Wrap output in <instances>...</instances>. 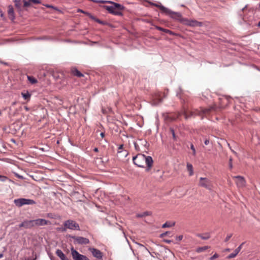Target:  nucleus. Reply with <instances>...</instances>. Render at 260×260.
Wrapping results in <instances>:
<instances>
[{
	"instance_id": "13",
	"label": "nucleus",
	"mask_w": 260,
	"mask_h": 260,
	"mask_svg": "<svg viewBox=\"0 0 260 260\" xmlns=\"http://www.w3.org/2000/svg\"><path fill=\"white\" fill-rule=\"evenodd\" d=\"M233 178L236 179V183L239 187H243L245 185V181L243 177L240 176H234Z\"/></svg>"
},
{
	"instance_id": "9",
	"label": "nucleus",
	"mask_w": 260,
	"mask_h": 260,
	"mask_svg": "<svg viewBox=\"0 0 260 260\" xmlns=\"http://www.w3.org/2000/svg\"><path fill=\"white\" fill-rule=\"evenodd\" d=\"M71 254L74 260H89L85 255L80 254L73 247L71 249Z\"/></svg>"
},
{
	"instance_id": "49",
	"label": "nucleus",
	"mask_w": 260,
	"mask_h": 260,
	"mask_svg": "<svg viewBox=\"0 0 260 260\" xmlns=\"http://www.w3.org/2000/svg\"><path fill=\"white\" fill-rule=\"evenodd\" d=\"M100 136H101L102 138H104V137L105 136V134L102 132L100 134Z\"/></svg>"
},
{
	"instance_id": "58",
	"label": "nucleus",
	"mask_w": 260,
	"mask_h": 260,
	"mask_svg": "<svg viewBox=\"0 0 260 260\" xmlns=\"http://www.w3.org/2000/svg\"><path fill=\"white\" fill-rule=\"evenodd\" d=\"M1 63H4V64H7V63H5V62H2V61H1Z\"/></svg>"
},
{
	"instance_id": "51",
	"label": "nucleus",
	"mask_w": 260,
	"mask_h": 260,
	"mask_svg": "<svg viewBox=\"0 0 260 260\" xmlns=\"http://www.w3.org/2000/svg\"><path fill=\"white\" fill-rule=\"evenodd\" d=\"M24 109L26 111H28L29 110V108L26 107V106H25L24 107Z\"/></svg>"
},
{
	"instance_id": "21",
	"label": "nucleus",
	"mask_w": 260,
	"mask_h": 260,
	"mask_svg": "<svg viewBox=\"0 0 260 260\" xmlns=\"http://www.w3.org/2000/svg\"><path fill=\"white\" fill-rule=\"evenodd\" d=\"M72 73L74 75L78 77H82L83 76V74L78 71L76 68H73L72 70Z\"/></svg>"
},
{
	"instance_id": "38",
	"label": "nucleus",
	"mask_w": 260,
	"mask_h": 260,
	"mask_svg": "<svg viewBox=\"0 0 260 260\" xmlns=\"http://www.w3.org/2000/svg\"><path fill=\"white\" fill-rule=\"evenodd\" d=\"M155 28L157 29L158 30L162 31L164 32L165 28L161 27L160 26H155Z\"/></svg>"
},
{
	"instance_id": "4",
	"label": "nucleus",
	"mask_w": 260,
	"mask_h": 260,
	"mask_svg": "<svg viewBox=\"0 0 260 260\" xmlns=\"http://www.w3.org/2000/svg\"><path fill=\"white\" fill-rule=\"evenodd\" d=\"M14 203L18 207H21L25 205H33L36 204V202L34 200L25 198L15 199Z\"/></svg>"
},
{
	"instance_id": "52",
	"label": "nucleus",
	"mask_w": 260,
	"mask_h": 260,
	"mask_svg": "<svg viewBox=\"0 0 260 260\" xmlns=\"http://www.w3.org/2000/svg\"><path fill=\"white\" fill-rule=\"evenodd\" d=\"M93 151L94 152H98V148H95L94 149H93Z\"/></svg>"
},
{
	"instance_id": "19",
	"label": "nucleus",
	"mask_w": 260,
	"mask_h": 260,
	"mask_svg": "<svg viewBox=\"0 0 260 260\" xmlns=\"http://www.w3.org/2000/svg\"><path fill=\"white\" fill-rule=\"evenodd\" d=\"M14 3L18 11L20 12L21 11V7L23 6V0H15Z\"/></svg>"
},
{
	"instance_id": "20",
	"label": "nucleus",
	"mask_w": 260,
	"mask_h": 260,
	"mask_svg": "<svg viewBox=\"0 0 260 260\" xmlns=\"http://www.w3.org/2000/svg\"><path fill=\"white\" fill-rule=\"evenodd\" d=\"M190 26H199L201 27L203 25V23L201 22H199L195 20H191V23L189 24Z\"/></svg>"
},
{
	"instance_id": "26",
	"label": "nucleus",
	"mask_w": 260,
	"mask_h": 260,
	"mask_svg": "<svg viewBox=\"0 0 260 260\" xmlns=\"http://www.w3.org/2000/svg\"><path fill=\"white\" fill-rule=\"evenodd\" d=\"M191 20H189L188 19L183 18V19H182L181 23L188 26H190L189 24L191 23Z\"/></svg>"
},
{
	"instance_id": "62",
	"label": "nucleus",
	"mask_w": 260,
	"mask_h": 260,
	"mask_svg": "<svg viewBox=\"0 0 260 260\" xmlns=\"http://www.w3.org/2000/svg\"><path fill=\"white\" fill-rule=\"evenodd\" d=\"M1 257H3V254H1Z\"/></svg>"
},
{
	"instance_id": "50",
	"label": "nucleus",
	"mask_w": 260,
	"mask_h": 260,
	"mask_svg": "<svg viewBox=\"0 0 260 260\" xmlns=\"http://www.w3.org/2000/svg\"><path fill=\"white\" fill-rule=\"evenodd\" d=\"M138 245L140 246V247H144L146 249H147V248L146 247H145L142 244H138Z\"/></svg>"
},
{
	"instance_id": "17",
	"label": "nucleus",
	"mask_w": 260,
	"mask_h": 260,
	"mask_svg": "<svg viewBox=\"0 0 260 260\" xmlns=\"http://www.w3.org/2000/svg\"><path fill=\"white\" fill-rule=\"evenodd\" d=\"M21 94L22 98L27 102H28L30 100L31 94L28 91H23L21 92Z\"/></svg>"
},
{
	"instance_id": "36",
	"label": "nucleus",
	"mask_w": 260,
	"mask_h": 260,
	"mask_svg": "<svg viewBox=\"0 0 260 260\" xmlns=\"http://www.w3.org/2000/svg\"><path fill=\"white\" fill-rule=\"evenodd\" d=\"M164 32L166 33L169 34L170 35H174V33L169 29H165Z\"/></svg>"
},
{
	"instance_id": "44",
	"label": "nucleus",
	"mask_w": 260,
	"mask_h": 260,
	"mask_svg": "<svg viewBox=\"0 0 260 260\" xmlns=\"http://www.w3.org/2000/svg\"><path fill=\"white\" fill-rule=\"evenodd\" d=\"M168 232H166L164 233H162L160 235V237H164L165 236H166L167 234H168Z\"/></svg>"
},
{
	"instance_id": "6",
	"label": "nucleus",
	"mask_w": 260,
	"mask_h": 260,
	"mask_svg": "<svg viewBox=\"0 0 260 260\" xmlns=\"http://www.w3.org/2000/svg\"><path fill=\"white\" fill-rule=\"evenodd\" d=\"M213 109V107H211L209 108H201L200 110H198L194 112H190L189 115H187V113L184 114V116L186 119L188 118L189 117L193 116V115H202V114H206L209 113L212 109Z\"/></svg>"
},
{
	"instance_id": "23",
	"label": "nucleus",
	"mask_w": 260,
	"mask_h": 260,
	"mask_svg": "<svg viewBox=\"0 0 260 260\" xmlns=\"http://www.w3.org/2000/svg\"><path fill=\"white\" fill-rule=\"evenodd\" d=\"M187 170L189 172V176H192L193 174V167L192 165L191 164L187 163Z\"/></svg>"
},
{
	"instance_id": "63",
	"label": "nucleus",
	"mask_w": 260,
	"mask_h": 260,
	"mask_svg": "<svg viewBox=\"0 0 260 260\" xmlns=\"http://www.w3.org/2000/svg\"><path fill=\"white\" fill-rule=\"evenodd\" d=\"M25 260H29V259H25Z\"/></svg>"
},
{
	"instance_id": "35",
	"label": "nucleus",
	"mask_w": 260,
	"mask_h": 260,
	"mask_svg": "<svg viewBox=\"0 0 260 260\" xmlns=\"http://www.w3.org/2000/svg\"><path fill=\"white\" fill-rule=\"evenodd\" d=\"M232 236H233L232 234H228L224 240V242H228L230 240V239L232 237Z\"/></svg>"
},
{
	"instance_id": "5",
	"label": "nucleus",
	"mask_w": 260,
	"mask_h": 260,
	"mask_svg": "<svg viewBox=\"0 0 260 260\" xmlns=\"http://www.w3.org/2000/svg\"><path fill=\"white\" fill-rule=\"evenodd\" d=\"M63 224L66 228L71 230H80L79 224L75 220L72 219H68L64 221Z\"/></svg>"
},
{
	"instance_id": "28",
	"label": "nucleus",
	"mask_w": 260,
	"mask_h": 260,
	"mask_svg": "<svg viewBox=\"0 0 260 260\" xmlns=\"http://www.w3.org/2000/svg\"><path fill=\"white\" fill-rule=\"evenodd\" d=\"M27 79L28 80V81L31 83V84H35V83H36L37 82V80L36 79H35V78H34L32 76H27Z\"/></svg>"
},
{
	"instance_id": "7",
	"label": "nucleus",
	"mask_w": 260,
	"mask_h": 260,
	"mask_svg": "<svg viewBox=\"0 0 260 260\" xmlns=\"http://www.w3.org/2000/svg\"><path fill=\"white\" fill-rule=\"evenodd\" d=\"M199 185L208 190H211L212 188V183L211 181L207 178L201 177L200 178Z\"/></svg>"
},
{
	"instance_id": "27",
	"label": "nucleus",
	"mask_w": 260,
	"mask_h": 260,
	"mask_svg": "<svg viewBox=\"0 0 260 260\" xmlns=\"http://www.w3.org/2000/svg\"><path fill=\"white\" fill-rule=\"evenodd\" d=\"M238 254V252L236 250H235L234 252L231 253L227 256V258L231 259V258H234V257H236Z\"/></svg>"
},
{
	"instance_id": "57",
	"label": "nucleus",
	"mask_w": 260,
	"mask_h": 260,
	"mask_svg": "<svg viewBox=\"0 0 260 260\" xmlns=\"http://www.w3.org/2000/svg\"><path fill=\"white\" fill-rule=\"evenodd\" d=\"M162 101V99H159V102H161Z\"/></svg>"
},
{
	"instance_id": "3",
	"label": "nucleus",
	"mask_w": 260,
	"mask_h": 260,
	"mask_svg": "<svg viewBox=\"0 0 260 260\" xmlns=\"http://www.w3.org/2000/svg\"><path fill=\"white\" fill-rule=\"evenodd\" d=\"M164 13L170 16L171 18L178 21L181 23L182 22V19L183 18L180 13L172 11L167 8H166Z\"/></svg>"
},
{
	"instance_id": "56",
	"label": "nucleus",
	"mask_w": 260,
	"mask_h": 260,
	"mask_svg": "<svg viewBox=\"0 0 260 260\" xmlns=\"http://www.w3.org/2000/svg\"><path fill=\"white\" fill-rule=\"evenodd\" d=\"M225 251H230V249H229V248H227V249H225Z\"/></svg>"
},
{
	"instance_id": "55",
	"label": "nucleus",
	"mask_w": 260,
	"mask_h": 260,
	"mask_svg": "<svg viewBox=\"0 0 260 260\" xmlns=\"http://www.w3.org/2000/svg\"><path fill=\"white\" fill-rule=\"evenodd\" d=\"M47 7H48V8H51V7L52 8L53 7L51 6H50V5H47Z\"/></svg>"
},
{
	"instance_id": "14",
	"label": "nucleus",
	"mask_w": 260,
	"mask_h": 260,
	"mask_svg": "<svg viewBox=\"0 0 260 260\" xmlns=\"http://www.w3.org/2000/svg\"><path fill=\"white\" fill-rule=\"evenodd\" d=\"M147 2L151 6H155L156 7H157L158 8L160 9V10L162 11V12L164 13L166 9V7H164V6H162L160 3L158 2L157 3V4L156 3H154L152 2H150V1H147Z\"/></svg>"
},
{
	"instance_id": "39",
	"label": "nucleus",
	"mask_w": 260,
	"mask_h": 260,
	"mask_svg": "<svg viewBox=\"0 0 260 260\" xmlns=\"http://www.w3.org/2000/svg\"><path fill=\"white\" fill-rule=\"evenodd\" d=\"M123 147V144L120 145L118 147V153H120V152H122V151H121V149H122Z\"/></svg>"
},
{
	"instance_id": "2",
	"label": "nucleus",
	"mask_w": 260,
	"mask_h": 260,
	"mask_svg": "<svg viewBox=\"0 0 260 260\" xmlns=\"http://www.w3.org/2000/svg\"><path fill=\"white\" fill-rule=\"evenodd\" d=\"M108 2L111 4V5H106L104 6V8L106 10L110 13L115 15H122V11L124 9V7L122 5L110 1Z\"/></svg>"
},
{
	"instance_id": "24",
	"label": "nucleus",
	"mask_w": 260,
	"mask_h": 260,
	"mask_svg": "<svg viewBox=\"0 0 260 260\" xmlns=\"http://www.w3.org/2000/svg\"><path fill=\"white\" fill-rule=\"evenodd\" d=\"M175 225V222H171L170 221H167L164 224H162V228H170L174 226Z\"/></svg>"
},
{
	"instance_id": "30",
	"label": "nucleus",
	"mask_w": 260,
	"mask_h": 260,
	"mask_svg": "<svg viewBox=\"0 0 260 260\" xmlns=\"http://www.w3.org/2000/svg\"><path fill=\"white\" fill-rule=\"evenodd\" d=\"M208 248V246H204V247H199L196 250V251L197 252H203V251H205L206 250V249H207Z\"/></svg>"
},
{
	"instance_id": "12",
	"label": "nucleus",
	"mask_w": 260,
	"mask_h": 260,
	"mask_svg": "<svg viewBox=\"0 0 260 260\" xmlns=\"http://www.w3.org/2000/svg\"><path fill=\"white\" fill-rule=\"evenodd\" d=\"M89 250L92 253L93 256L98 259H101L102 258L103 254L100 250L94 248H89Z\"/></svg>"
},
{
	"instance_id": "33",
	"label": "nucleus",
	"mask_w": 260,
	"mask_h": 260,
	"mask_svg": "<svg viewBox=\"0 0 260 260\" xmlns=\"http://www.w3.org/2000/svg\"><path fill=\"white\" fill-rule=\"evenodd\" d=\"M190 149L192 151V154L193 155H195L196 154V151L195 148H194V146H193V145L192 144H191V145H190Z\"/></svg>"
},
{
	"instance_id": "31",
	"label": "nucleus",
	"mask_w": 260,
	"mask_h": 260,
	"mask_svg": "<svg viewBox=\"0 0 260 260\" xmlns=\"http://www.w3.org/2000/svg\"><path fill=\"white\" fill-rule=\"evenodd\" d=\"M28 2H31L34 4H38L41 3V1L40 0H27Z\"/></svg>"
},
{
	"instance_id": "53",
	"label": "nucleus",
	"mask_w": 260,
	"mask_h": 260,
	"mask_svg": "<svg viewBox=\"0 0 260 260\" xmlns=\"http://www.w3.org/2000/svg\"><path fill=\"white\" fill-rule=\"evenodd\" d=\"M128 152L125 151V156H126L128 155Z\"/></svg>"
},
{
	"instance_id": "41",
	"label": "nucleus",
	"mask_w": 260,
	"mask_h": 260,
	"mask_svg": "<svg viewBox=\"0 0 260 260\" xmlns=\"http://www.w3.org/2000/svg\"><path fill=\"white\" fill-rule=\"evenodd\" d=\"M243 245V243L241 244L238 247H237L235 250L239 253V251L241 250L242 248V245Z\"/></svg>"
},
{
	"instance_id": "46",
	"label": "nucleus",
	"mask_w": 260,
	"mask_h": 260,
	"mask_svg": "<svg viewBox=\"0 0 260 260\" xmlns=\"http://www.w3.org/2000/svg\"><path fill=\"white\" fill-rule=\"evenodd\" d=\"M1 181H4L6 179V177L1 175Z\"/></svg>"
},
{
	"instance_id": "64",
	"label": "nucleus",
	"mask_w": 260,
	"mask_h": 260,
	"mask_svg": "<svg viewBox=\"0 0 260 260\" xmlns=\"http://www.w3.org/2000/svg\"><path fill=\"white\" fill-rule=\"evenodd\" d=\"M51 260H53L52 259H51Z\"/></svg>"
},
{
	"instance_id": "43",
	"label": "nucleus",
	"mask_w": 260,
	"mask_h": 260,
	"mask_svg": "<svg viewBox=\"0 0 260 260\" xmlns=\"http://www.w3.org/2000/svg\"><path fill=\"white\" fill-rule=\"evenodd\" d=\"M171 131L172 133V135H173V137L174 138V139H175V133H174V131L173 129L172 128H171Z\"/></svg>"
},
{
	"instance_id": "32",
	"label": "nucleus",
	"mask_w": 260,
	"mask_h": 260,
	"mask_svg": "<svg viewBox=\"0 0 260 260\" xmlns=\"http://www.w3.org/2000/svg\"><path fill=\"white\" fill-rule=\"evenodd\" d=\"M229 167L230 170H232L233 168L232 158L231 157L229 159Z\"/></svg>"
},
{
	"instance_id": "48",
	"label": "nucleus",
	"mask_w": 260,
	"mask_h": 260,
	"mask_svg": "<svg viewBox=\"0 0 260 260\" xmlns=\"http://www.w3.org/2000/svg\"><path fill=\"white\" fill-rule=\"evenodd\" d=\"M134 145H135V149H137V147H138V144L136 142H135L134 143Z\"/></svg>"
},
{
	"instance_id": "25",
	"label": "nucleus",
	"mask_w": 260,
	"mask_h": 260,
	"mask_svg": "<svg viewBox=\"0 0 260 260\" xmlns=\"http://www.w3.org/2000/svg\"><path fill=\"white\" fill-rule=\"evenodd\" d=\"M151 213L150 212L146 211L142 213L138 214L137 215V217H143L146 216L150 215Z\"/></svg>"
},
{
	"instance_id": "37",
	"label": "nucleus",
	"mask_w": 260,
	"mask_h": 260,
	"mask_svg": "<svg viewBox=\"0 0 260 260\" xmlns=\"http://www.w3.org/2000/svg\"><path fill=\"white\" fill-rule=\"evenodd\" d=\"M219 255L217 253H215L212 257L210 258V260H214L215 258H218Z\"/></svg>"
},
{
	"instance_id": "8",
	"label": "nucleus",
	"mask_w": 260,
	"mask_h": 260,
	"mask_svg": "<svg viewBox=\"0 0 260 260\" xmlns=\"http://www.w3.org/2000/svg\"><path fill=\"white\" fill-rule=\"evenodd\" d=\"M69 238H72L74 240V244H78L80 245H85L89 243V240L86 238L83 237H77L75 236H72L69 235L68 236Z\"/></svg>"
},
{
	"instance_id": "29",
	"label": "nucleus",
	"mask_w": 260,
	"mask_h": 260,
	"mask_svg": "<svg viewBox=\"0 0 260 260\" xmlns=\"http://www.w3.org/2000/svg\"><path fill=\"white\" fill-rule=\"evenodd\" d=\"M31 3L27 0H23V7L26 8L31 6Z\"/></svg>"
},
{
	"instance_id": "11",
	"label": "nucleus",
	"mask_w": 260,
	"mask_h": 260,
	"mask_svg": "<svg viewBox=\"0 0 260 260\" xmlns=\"http://www.w3.org/2000/svg\"><path fill=\"white\" fill-rule=\"evenodd\" d=\"M34 222L35 226H43L51 224L50 221L42 218L34 219Z\"/></svg>"
},
{
	"instance_id": "60",
	"label": "nucleus",
	"mask_w": 260,
	"mask_h": 260,
	"mask_svg": "<svg viewBox=\"0 0 260 260\" xmlns=\"http://www.w3.org/2000/svg\"><path fill=\"white\" fill-rule=\"evenodd\" d=\"M232 151L235 153V154H236V152H235L234 151L232 150Z\"/></svg>"
},
{
	"instance_id": "10",
	"label": "nucleus",
	"mask_w": 260,
	"mask_h": 260,
	"mask_svg": "<svg viewBox=\"0 0 260 260\" xmlns=\"http://www.w3.org/2000/svg\"><path fill=\"white\" fill-rule=\"evenodd\" d=\"M19 227L25 229H31L35 227L34 220H25L19 225Z\"/></svg>"
},
{
	"instance_id": "47",
	"label": "nucleus",
	"mask_w": 260,
	"mask_h": 260,
	"mask_svg": "<svg viewBox=\"0 0 260 260\" xmlns=\"http://www.w3.org/2000/svg\"><path fill=\"white\" fill-rule=\"evenodd\" d=\"M165 242L167 243H170L172 242V241L170 240H165Z\"/></svg>"
},
{
	"instance_id": "42",
	"label": "nucleus",
	"mask_w": 260,
	"mask_h": 260,
	"mask_svg": "<svg viewBox=\"0 0 260 260\" xmlns=\"http://www.w3.org/2000/svg\"><path fill=\"white\" fill-rule=\"evenodd\" d=\"M210 143V141H209V139H206L205 141H204V143L206 145H207L209 144Z\"/></svg>"
},
{
	"instance_id": "40",
	"label": "nucleus",
	"mask_w": 260,
	"mask_h": 260,
	"mask_svg": "<svg viewBox=\"0 0 260 260\" xmlns=\"http://www.w3.org/2000/svg\"><path fill=\"white\" fill-rule=\"evenodd\" d=\"M183 238L182 235H180L176 237V239L178 241H181Z\"/></svg>"
},
{
	"instance_id": "15",
	"label": "nucleus",
	"mask_w": 260,
	"mask_h": 260,
	"mask_svg": "<svg viewBox=\"0 0 260 260\" xmlns=\"http://www.w3.org/2000/svg\"><path fill=\"white\" fill-rule=\"evenodd\" d=\"M56 254L61 260H70L60 249H57L55 252Z\"/></svg>"
},
{
	"instance_id": "61",
	"label": "nucleus",
	"mask_w": 260,
	"mask_h": 260,
	"mask_svg": "<svg viewBox=\"0 0 260 260\" xmlns=\"http://www.w3.org/2000/svg\"><path fill=\"white\" fill-rule=\"evenodd\" d=\"M40 149L43 150V151H44V149L43 148H41Z\"/></svg>"
},
{
	"instance_id": "18",
	"label": "nucleus",
	"mask_w": 260,
	"mask_h": 260,
	"mask_svg": "<svg viewBox=\"0 0 260 260\" xmlns=\"http://www.w3.org/2000/svg\"><path fill=\"white\" fill-rule=\"evenodd\" d=\"M8 13L9 18L11 20H13L15 19V16L14 13V9L12 6H9Z\"/></svg>"
},
{
	"instance_id": "1",
	"label": "nucleus",
	"mask_w": 260,
	"mask_h": 260,
	"mask_svg": "<svg viewBox=\"0 0 260 260\" xmlns=\"http://www.w3.org/2000/svg\"><path fill=\"white\" fill-rule=\"evenodd\" d=\"M134 164L140 168H144L145 164L147 165L146 171L148 172L151 169L153 160L150 156H146L140 153L133 158Z\"/></svg>"
},
{
	"instance_id": "34",
	"label": "nucleus",
	"mask_w": 260,
	"mask_h": 260,
	"mask_svg": "<svg viewBox=\"0 0 260 260\" xmlns=\"http://www.w3.org/2000/svg\"><path fill=\"white\" fill-rule=\"evenodd\" d=\"M58 230L62 232H65L67 231L68 229L66 228V226L63 225V227L59 228H58Z\"/></svg>"
},
{
	"instance_id": "22",
	"label": "nucleus",
	"mask_w": 260,
	"mask_h": 260,
	"mask_svg": "<svg viewBox=\"0 0 260 260\" xmlns=\"http://www.w3.org/2000/svg\"><path fill=\"white\" fill-rule=\"evenodd\" d=\"M197 236L201 238L203 240H207L210 237V234L208 233H206L204 234H197Z\"/></svg>"
},
{
	"instance_id": "54",
	"label": "nucleus",
	"mask_w": 260,
	"mask_h": 260,
	"mask_svg": "<svg viewBox=\"0 0 260 260\" xmlns=\"http://www.w3.org/2000/svg\"><path fill=\"white\" fill-rule=\"evenodd\" d=\"M257 26L258 27H260V21L258 22L257 24Z\"/></svg>"
},
{
	"instance_id": "16",
	"label": "nucleus",
	"mask_w": 260,
	"mask_h": 260,
	"mask_svg": "<svg viewBox=\"0 0 260 260\" xmlns=\"http://www.w3.org/2000/svg\"><path fill=\"white\" fill-rule=\"evenodd\" d=\"M87 16L90 18L91 19L94 20L95 21L97 22L98 23L102 24V25H107L108 23L106 21H104L100 20L99 19L96 18V17H94L93 15H92L89 13H87Z\"/></svg>"
},
{
	"instance_id": "59",
	"label": "nucleus",
	"mask_w": 260,
	"mask_h": 260,
	"mask_svg": "<svg viewBox=\"0 0 260 260\" xmlns=\"http://www.w3.org/2000/svg\"><path fill=\"white\" fill-rule=\"evenodd\" d=\"M1 160H5V159L1 158Z\"/></svg>"
},
{
	"instance_id": "45",
	"label": "nucleus",
	"mask_w": 260,
	"mask_h": 260,
	"mask_svg": "<svg viewBox=\"0 0 260 260\" xmlns=\"http://www.w3.org/2000/svg\"><path fill=\"white\" fill-rule=\"evenodd\" d=\"M78 12H81V13H84V14H85L86 15H87V13H88L87 12H85V11H83V10H80V9H79V10H78Z\"/></svg>"
}]
</instances>
